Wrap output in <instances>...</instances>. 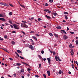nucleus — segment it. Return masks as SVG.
Segmentation results:
<instances>
[{"instance_id":"obj_1","label":"nucleus","mask_w":78,"mask_h":78,"mask_svg":"<svg viewBox=\"0 0 78 78\" xmlns=\"http://www.w3.org/2000/svg\"><path fill=\"white\" fill-rule=\"evenodd\" d=\"M21 27L23 28H28V26L25 23H23L21 24Z\"/></svg>"},{"instance_id":"obj_2","label":"nucleus","mask_w":78,"mask_h":78,"mask_svg":"<svg viewBox=\"0 0 78 78\" xmlns=\"http://www.w3.org/2000/svg\"><path fill=\"white\" fill-rule=\"evenodd\" d=\"M13 26L15 29H19V28L17 27V25L16 24H14L13 25Z\"/></svg>"},{"instance_id":"obj_3","label":"nucleus","mask_w":78,"mask_h":78,"mask_svg":"<svg viewBox=\"0 0 78 78\" xmlns=\"http://www.w3.org/2000/svg\"><path fill=\"white\" fill-rule=\"evenodd\" d=\"M51 58V57H50L49 58H47V59H48V61L49 64H50V62L51 61V60L50 59Z\"/></svg>"},{"instance_id":"obj_4","label":"nucleus","mask_w":78,"mask_h":78,"mask_svg":"<svg viewBox=\"0 0 78 78\" xmlns=\"http://www.w3.org/2000/svg\"><path fill=\"white\" fill-rule=\"evenodd\" d=\"M0 20H2V21H6V20L3 18H0Z\"/></svg>"},{"instance_id":"obj_5","label":"nucleus","mask_w":78,"mask_h":78,"mask_svg":"<svg viewBox=\"0 0 78 78\" xmlns=\"http://www.w3.org/2000/svg\"><path fill=\"white\" fill-rule=\"evenodd\" d=\"M63 38L65 40H66L67 39H68V37H67L66 35H64L63 36Z\"/></svg>"},{"instance_id":"obj_6","label":"nucleus","mask_w":78,"mask_h":78,"mask_svg":"<svg viewBox=\"0 0 78 78\" xmlns=\"http://www.w3.org/2000/svg\"><path fill=\"white\" fill-rule=\"evenodd\" d=\"M45 16H46V17L47 19H50L51 18V17L50 16H47V15H46Z\"/></svg>"},{"instance_id":"obj_7","label":"nucleus","mask_w":78,"mask_h":78,"mask_svg":"<svg viewBox=\"0 0 78 78\" xmlns=\"http://www.w3.org/2000/svg\"><path fill=\"white\" fill-rule=\"evenodd\" d=\"M47 73H48V76H50V71H47Z\"/></svg>"},{"instance_id":"obj_8","label":"nucleus","mask_w":78,"mask_h":78,"mask_svg":"<svg viewBox=\"0 0 78 78\" xmlns=\"http://www.w3.org/2000/svg\"><path fill=\"white\" fill-rule=\"evenodd\" d=\"M0 17H5V16L3 14H0Z\"/></svg>"},{"instance_id":"obj_9","label":"nucleus","mask_w":78,"mask_h":78,"mask_svg":"<svg viewBox=\"0 0 78 78\" xmlns=\"http://www.w3.org/2000/svg\"><path fill=\"white\" fill-rule=\"evenodd\" d=\"M22 63L23 64H25V65H27V66H29V67H30V66H29V65H28V64H27V63H25L24 62H22Z\"/></svg>"},{"instance_id":"obj_10","label":"nucleus","mask_w":78,"mask_h":78,"mask_svg":"<svg viewBox=\"0 0 78 78\" xmlns=\"http://www.w3.org/2000/svg\"><path fill=\"white\" fill-rule=\"evenodd\" d=\"M56 28L57 29H61L62 28L61 27V26H58L56 27Z\"/></svg>"},{"instance_id":"obj_11","label":"nucleus","mask_w":78,"mask_h":78,"mask_svg":"<svg viewBox=\"0 0 78 78\" xmlns=\"http://www.w3.org/2000/svg\"><path fill=\"white\" fill-rule=\"evenodd\" d=\"M61 31H62L65 34H66L67 33H66V31H65V30H61Z\"/></svg>"},{"instance_id":"obj_12","label":"nucleus","mask_w":78,"mask_h":78,"mask_svg":"<svg viewBox=\"0 0 78 78\" xmlns=\"http://www.w3.org/2000/svg\"><path fill=\"white\" fill-rule=\"evenodd\" d=\"M17 51L18 53H22V51H20V50H17Z\"/></svg>"},{"instance_id":"obj_13","label":"nucleus","mask_w":78,"mask_h":78,"mask_svg":"<svg viewBox=\"0 0 78 78\" xmlns=\"http://www.w3.org/2000/svg\"><path fill=\"white\" fill-rule=\"evenodd\" d=\"M54 36H55V37H56V38H58V35H56L55 34H54Z\"/></svg>"},{"instance_id":"obj_14","label":"nucleus","mask_w":78,"mask_h":78,"mask_svg":"<svg viewBox=\"0 0 78 78\" xmlns=\"http://www.w3.org/2000/svg\"><path fill=\"white\" fill-rule=\"evenodd\" d=\"M12 45L15 44V42L14 41H12Z\"/></svg>"},{"instance_id":"obj_15","label":"nucleus","mask_w":78,"mask_h":78,"mask_svg":"<svg viewBox=\"0 0 78 78\" xmlns=\"http://www.w3.org/2000/svg\"><path fill=\"white\" fill-rule=\"evenodd\" d=\"M9 23H11V24H12V21L11 20H9Z\"/></svg>"},{"instance_id":"obj_16","label":"nucleus","mask_w":78,"mask_h":78,"mask_svg":"<svg viewBox=\"0 0 78 78\" xmlns=\"http://www.w3.org/2000/svg\"><path fill=\"white\" fill-rule=\"evenodd\" d=\"M57 59L59 61H61V60L60 59V58H59V57H57Z\"/></svg>"},{"instance_id":"obj_17","label":"nucleus","mask_w":78,"mask_h":78,"mask_svg":"<svg viewBox=\"0 0 78 78\" xmlns=\"http://www.w3.org/2000/svg\"><path fill=\"white\" fill-rule=\"evenodd\" d=\"M49 2L50 3H53V0H49Z\"/></svg>"},{"instance_id":"obj_18","label":"nucleus","mask_w":78,"mask_h":78,"mask_svg":"<svg viewBox=\"0 0 78 78\" xmlns=\"http://www.w3.org/2000/svg\"><path fill=\"white\" fill-rule=\"evenodd\" d=\"M49 34L51 36H53V34L51 33H49Z\"/></svg>"},{"instance_id":"obj_19","label":"nucleus","mask_w":78,"mask_h":78,"mask_svg":"<svg viewBox=\"0 0 78 78\" xmlns=\"http://www.w3.org/2000/svg\"><path fill=\"white\" fill-rule=\"evenodd\" d=\"M72 44H70L69 47V48H72Z\"/></svg>"},{"instance_id":"obj_20","label":"nucleus","mask_w":78,"mask_h":78,"mask_svg":"<svg viewBox=\"0 0 78 78\" xmlns=\"http://www.w3.org/2000/svg\"><path fill=\"white\" fill-rule=\"evenodd\" d=\"M38 57H39V58H40V59H42V57L41 56L39 55H38Z\"/></svg>"},{"instance_id":"obj_21","label":"nucleus","mask_w":78,"mask_h":78,"mask_svg":"<svg viewBox=\"0 0 78 78\" xmlns=\"http://www.w3.org/2000/svg\"><path fill=\"white\" fill-rule=\"evenodd\" d=\"M50 11V10L48 9H44V11H45L46 12H47V11Z\"/></svg>"},{"instance_id":"obj_22","label":"nucleus","mask_w":78,"mask_h":78,"mask_svg":"<svg viewBox=\"0 0 78 78\" xmlns=\"http://www.w3.org/2000/svg\"><path fill=\"white\" fill-rule=\"evenodd\" d=\"M65 19H68V17H67V16L66 15H65Z\"/></svg>"},{"instance_id":"obj_23","label":"nucleus","mask_w":78,"mask_h":78,"mask_svg":"<svg viewBox=\"0 0 78 78\" xmlns=\"http://www.w3.org/2000/svg\"><path fill=\"white\" fill-rule=\"evenodd\" d=\"M3 50H4V51H6V52H7V53H9V52H8V51H7V49H4Z\"/></svg>"},{"instance_id":"obj_24","label":"nucleus","mask_w":78,"mask_h":78,"mask_svg":"<svg viewBox=\"0 0 78 78\" xmlns=\"http://www.w3.org/2000/svg\"><path fill=\"white\" fill-rule=\"evenodd\" d=\"M76 44H77V45H78V40H77L76 41Z\"/></svg>"},{"instance_id":"obj_25","label":"nucleus","mask_w":78,"mask_h":78,"mask_svg":"<svg viewBox=\"0 0 78 78\" xmlns=\"http://www.w3.org/2000/svg\"><path fill=\"white\" fill-rule=\"evenodd\" d=\"M44 6H48V4L47 3H46L45 4Z\"/></svg>"},{"instance_id":"obj_26","label":"nucleus","mask_w":78,"mask_h":78,"mask_svg":"<svg viewBox=\"0 0 78 78\" xmlns=\"http://www.w3.org/2000/svg\"><path fill=\"white\" fill-rule=\"evenodd\" d=\"M55 58L56 61H58V59L57 58V56H55Z\"/></svg>"},{"instance_id":"obj_27","label":"nucleus","mask_w":78,"mask_h":78,"mask_svg":"<svg viewBox=\"0 0 78 78\" xmlns=\"http://www.w3.org/2000/svg\"><path fill=\"white\" fill-rule=\"evenodd\" d=\"M9 5L11 6L12 7H14V6L12 5L11 4H9Z\"/></svg>"},{"instance_id":"obj_28","label":"nucleus","mask_w":78,"mask_h":78,"mask_svg":"<svg viewBox=\"0 0 78 78\" xmlns=\"http://www.w3.org/2000/svg\"><path fill=\"white\" fill-rule=\"evenodd\" d=\"M63 14H68L69 13L67 12H64Z\"/></svg>"},{"instance_id":"obj_29","label":"nucleus","mask_w":78,"mask_h":78,"mask_svg":"<svg viewBox=\"0 0 78 78\" xmlns=\"http://www.w3.org/2000/svg\"><path fill=\"white\" fill-rule=\"evenodd\" d=\"M58 73H59V74H61V73H62V71H61V70H59Z\"/></svg>"},{"instance_id":"obj_30","label":"nucleus","mask_w":78,"mask_h":78,"mask_svg":"<svg viewBox=\"0 0 78 78\" xmlns=\"http://www.w3.org/2000/svg\"><path fill=\"white\" fill-rule=\"evenodd\" d=\"M9 16H11V15H12V12H10L9 13Z\"/></svg>"},{"instance_id":"obj_31","label":"nucleus","mask_w":78,"mask_h":78,"mask_svg":"<svg viewBox=\"0 0 78 78\" xmlns=\"http://www.w3.org/2000/svg\"><path fill=\"white\" fill-rule=\"evenodd\" d=\"M16 65L17 66H20L21 65V64H20V63H16Z\"/></svg>"},{"instance_id":"obj_32","label":"nucleus","mask_w":78,"mask_h":78,"mask_svg":"<svg viewBox=\"0 0 78 78\" xmlns=\"http://www.w3.org/2000/svg\"><path fill=\"white\" fill-rule=\"evenodd\" d=\"M54 16H58V14H57V13H54Z\"/></svg>"},{"instance_id":"obj_33","label":"nucleus","mask_w":78,"mask_h":78,"mask_svg":"<svg viewBox=\"0 0 78 78\" xmlns=\"http://www.w3.org/2000/svg\"><path fill=\"white\" fill-rule=\"evenodd\" d=\"M74 66V65L73 64H72L71 65V66H72L73 69H74V66Z\"/></svg>"},{"instance_id":"obj_34","label":"nucleus","mask_w":78,"mask_h":78,"mask_svg":"<svg viewBox=\"0 0 78 78\" xmlns=\"http://www.w3.org/2000/svg\"><path fill=\"white\" fill-rule=\"evenodd\" d=\"M43 76L44 77V78H46V75L45 74H43Z\"/></svg>"},{"instance_id":"obj_35","label":"nucleus","mask_w":78,"mask_h":78,"mask_svg":"<svg viewBox=\"0 0 78 78\" xmlns=\"http://www.w3.org/2000/svg\"><path fill=\"white\" fill-rule=\"evenodd\" d=\"M41 52L42 54H44V51H41Z\"/></svg>"},{"instance_id":"obj_36","label":"nucleus","mask_w":78,"mask_h":78,"mask_svg":"<svg viewBox=\"0 0 78 78\" xmlns=\"http://www.w3.org/2000/svg\"><path fill=\"white\" fill-rule=\"evenodd\" d=\"M29 48H33V45H30L29 47Z\"/></svg>"},{"instance_id":"obj_37","label":"nucleus","mask_w":78,"mask_h":78,"mask_svg":"<svg viewBox=\"0 0 78 78\" xmlns=\"http://www.w3.org/2000/svg\"><path fill=\"white\" fill-rule=\"evenodd\" d=\"M32 37L34 39H35L36 38V37L34 36H33Z\"/></svg>"},{"instance_id":"obj_38","label":"nucleus","mask_w":78,"mask_h":78,"mask_svg":"<svg viewBox=\"0 0 78 78\" xmlns=\"http://www.w3.org/2000/svg\"><path fill=\"white\" fill-rule=\"evenodd\" d=\"M20 6H22V7H23V8H24L25 7V6H24L23 5L21 4H20Z\"/></svg>"},{"instance_id":"obj_39","label":"nucleus","mask_w":78,"mask_h":78,"mask_svg":"<svg viewBox=\"0 0 78 78\" xmlns=\"http://www.w3.org/2000/svg\"><path fill=\"white\" fill-rule=\"evenodd\" d=\"M41 64H39V68H41Z\"/></svg>"},{"instance_id":"obj_40","label":"nucleus","mask_w":78,"mask_h":78,"mask_svg":"<svg viewBox=\"0 0 78 78\" xmlns=\"http://www.w3.org/2000/svg\"><path fill=\"white\" fill-rule=\"evenodd\" d=\"M53 55H55L56 54V52H55V51H53Z\"/></svg>"},{"instance_id":"obj_41","label":"nucleus","mask_w":78,"mask_h":78,"mask_svg":"<svg viewBox=\"0 0 78 78\" xmlns=\"http://www.w3.org/2000/svg\"><path fill=\"white\" fill-rule=\"evenodd\" d=\"M21 72H22V73H23V72H24V69H22V70H21Z\"/></svg>"},{"instance_id":"obj_42","label":"nucleus","mask_w":78,"mask_h":78,"mask_svg":"<svg viewBox=\"0 0 78 78\" xmlns=\"http://www.w3.org/2000/svg\"><path fill=\"white\" fill-rule=\"evenodd\" d=\"M42 20V19L40 18H39L38 19V21H40V20Z\"/></svg>"},{"instance_id":"obj_43","label":"nucleus","mask_w":78,"mask_h":78,"mask_svg":"<svg viewBox=\"0 0 78 78\" xmlns=\"http://www.w3.org/2000/svg\"><path fill=\"white\" fill-rule=\"evenodd\" d=\"M0 40L1 41H3L4 40H3V39L2 38V37H0Z\"/></svg>"},{"instance_id":"obj_44","label":"nucleus","mask_w":78,"mask_h":78,"mask_svg":"<svg viewBox=\"0 0 78 78\" xmlns=\"http://www.w3.org/2000/svg\"><path fill=\"white\" fill-rule=\"evenodd\" d=\"M20 58L21 59H24V58L21 56H20Z\"/></svg>"},{"instance_id":"obj_45","label":"nucleus","mask_w":78,"mask_h":78,"mask_svg":"<svg viewBox=\"0 0 78 78\" xmlns=\"http://www.w3.org/2000/svg\"><path fill=\"white\" fill-rule=\"evenodd\" d=\"M22 22L23 23H27V22H26V21H22Z\"/></svg>"},{"instance_id":"obj_46","label":"nucleus","mask_w":78,"mask_h":78,"mask_svg":"<svg viewBox=\"0 0 78 78\" xmlns=\"http://www.w3.org/2000/svg\"><path fill=\"white\" fill-rule=\"evenodd\" d=\"M9 59H10V60H11V61H12V60H13V59L11 58H9Z\"/></svg>"},{"instance_id":"obj_47","label":"nucleus","mask_w":78,"mask_h":78,"mask_svg":"<svg viewBox=\"0 0 78 78\" xmlns=\"http://www.w3.org/2000/svg\"><path fill=\"white\" fill-rule=\"evenodd\" d=\"M51 11H50L48 12V13H51Z\"/></svg>"},{"instance_id":"obj_48","label":"nucleus","mask_w":78,"mask_h":78,"mask_svg":"<svg viewBox=\"0 0 78 78\" xmlns=\"http://www.w3.org/2000/svg\"><path fill=\"white\" fill-rule=\"evenodd\" d=\"M10 26L12 28H14V27H13V26L12 25H10Z\"/></svg>"},{"instance_id":"obj_49","label":"nucleus","mask_w":78,"mask_h":78,"mask_svg":"<svg viewBox=\"0 0 78 78\" xmlns=\"http://www.w3.org/2000/svg\"><path fill=\"white\" fill-rule=\"evenodd\" d=\"M68 73L70 75H71V74H72V73H71V72L69 71L68 72Z\"/></svg>"},{"instance_id":"obj_50","label":"nucleus","mask_w":78,"mask_h":78,"mask_svg":"<svg viewBox=\"0 0 78 78\" xmlns=\"http://www.w3.org/2000/svg\"><path fill=\"white\" fill-rule=\"evenodd\" d=\"M35 76L37 77V78H39V76H38V75H36Z\"/></svg>"},{"instance_id":"obj_51","label":"nucleus","mask_w":78,"mask_h":78,"mask_svg":"<svg viewBox=\"0 0 78 78\" xmlns=\"http://www.w3.org/2000/svg\"><path fill=\"white\" fill-rule=\"evenodd\" d=\"M4 37L5 38V39H6L7 38V35H5L4 36Z\"/></svg>"},{"instance_id":"obj_52","label":"nucleus","mask_w":78,"mask_h":78,"mask_svg":"<svg viewBox=\"0 0 78 78\" xmlns=\"http://www.w3.org/2000/svg\"><path fill=\"white\" fill-rule=\"evenodd\" d=\"M13 76H14V77H16V74H13Z\"/></svg>"},{"instance_id":"obj_53","label":"nucleus","mask_w":78,"mask_h":78,"mask_svg":"<svg viewBox=\"0 0 78 78\" xmlns=\"http://www.w3.org/2000/svg\"><path fill=\"white\" fill-rule=\"evenodd\" d=\"M70 33L71 34H74V32H70Z\"/></svg>"},{"instance_id":"obj_54","label":"nucleus","mask_w":78,"mask_h":78,"mask_svg":"<svg viewBox=\"0 0 78 78\" xmlns=\"http://www.w3.org/2000/svg\"><path fill=\"white\" fill-rule=\"evenodd\" d=\"M5 6H7V7H8V6H9V5L6 4Z\"/></svg>"},{"instance_id":"obj_55","label":"nucleus","mask_w":78,"mask_h":78,"mask_svg":"<svg viewBox=\"0 0 78 78\" xmlns=\"http://www.w3.org/2000/svg\"><path fill=\"white\" fill-rule=\"evenodd\" d=\"M27 70H28V71H30V70H31V69L30 68H28Z\"/></svg>"},{"instance_id":"obj_56","label":"nucleus","mask_w":78,"mask_h":78,"mask_svg":"<svg viewBox=\"0 0 78 78\" xmlns=\"http://www.w3.org/2000/svg\"><path fill=\"white\" fill-rule=\"evenodd\" d=\"M74 67L75 68L76 70H78V69L77 68V67H76V66H75Z\"/></svg>"},{"instance_id":"obj_57","label":"nucleus","mask_w":78,"mask_h":78,"mask_svg":"<svg viewBox=\"0 0 78 78\" xmlns=\"http://www.w3.org/2000/svg\"><path fill=\"white\" fill-rule=\"evenodd\" d=\"M43 60L44 61H46V60H47V59L45 58H43Z\"/></svg>"},{"instance_id":"obj_58","label":"nucleus","mask_w":78,"mask_h":78,"mask_svg":"<svg viewBox=\"0 0 78 78\" xmlns=\"http://www.w3.org/2000/svg\"><path fill=\"white\" fill-rule=\"evenodd\" d=\"M12 33H16V32L15 31H12Z\"/></svg>"},{"instance_id":"obj_59","label":"nucleus","mask_w":78,"mask_h":78,"mask_svg":"<svg viewBox=\"0 0 78 78\" xmlns=\"http://www.w3.org/2000/svg\"><path fill=\"white\" fill-rule=\"evenodd\" d=\"M70 50H71V52H73V49H72V48L70 49Z\"/></svg>"},{"instance_id":"obj_60","label":"nucleus","mask_w":78,"mask_h":78,"mask_svg":"<svg viewBox=\"0 0 78 78\" xmlns=\"http://www.w3.org/2000/svg\"><path fill=\"white\" fill-rule=\"evenodd\" d=\"M21 32H22V33H23V34H25V32H23V31H22Z\"/></svg>"},{"instance_id":"obj_61","label":"nucleus","mask_w":78,"mask_h":78,"mask_svg":"<svg viewBox=\"0 0 78 78\" xmlns=\"http://www.w3.org/2000/svg\"><path fill=\"white\" fill-rule=\"evenodd\" d=\"M5 24L6 25H9V24L7 23H5Z\"/></svg>"},{"instance_id":"obj_62","label":"nucleus","mask_w":78,"mask_h":78,"mask_svg":"<svg viewBox=\"0 0 78 78\" xmlns=\"http://www.w3.org/2000/svg\"><path fill=\"white\" fill-rule=\"evenodd\" d=\"M4 3H3V2H1L0 3V4H1V5H3Z\"/></svg>"},{"instance_id":"obj_63","label":"nucleus","mask_w":78,"mask_h":78,"mask_svg":"<svg viewBox=\"0 0 78 78\" xmlns=\"http://www.w3.org/2000/svg\"><path fill=\"white\" fill-rule=\"evenodd\" d=\"M30 41H31V42H33V40H32V39H30Z\"/></svg>"},{"instance_id":"obj_64","label":"nucleus","mask_w":78,"mask_h":78,"mask_svg":"<svg viewBox=\"0 0 78 78\" xmlns=\"http://www.w3.org/2000/svg\"><path fill=\"white\" fill-rule=\"evenodd\" d=\"M17 56H18V57L19 58H20V56H19V55L18 54H17Z\"/></svg>"}]
</instances>
